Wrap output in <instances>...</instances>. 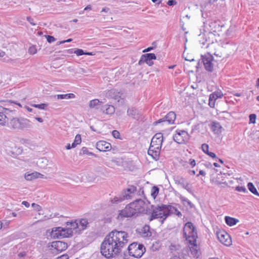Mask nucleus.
Returning <instances> with one entry per match:
<instances>
[{
	"mask_svg": "<svg viewBox=\"0 0 259 259\" xmlns=\"http://www.w3.org/2000/svg\"><path fill=\"white\" fill-rule=\"evenodd\" d=\"M128 234L124 231L114 230L104 238L100 246V252L106 258L118 255L121 248L128 243Z\"/></svg>",
	"mask_w": 259,
	"mask_h": 259,
	"instance_id": "1",
	"label": "nucleus"
},
{
	"mask_svg": "<svg viewBox=\"0 0 259 259\" xmlns=\"http://www.w3.org/2000/svg\"><path fill=\"white\" fill-rule=\"evenodd\" d=\"M0 106V124L4 125L7 123L8 126L13 130L22 131L32 127L31 121L23 117H16L17 111L13 107Z\"/></svg>",
	"mask_w": 259,
	"mask_h": 259,
	"instance_id": "2",
	"label": "nucleus"
},
{
	"mask_svg": "<svg viewBox=\"0 0 259 259\" xmlns=\"http://www.w3.org/2000/svg\"><path fill=\"white\" fill-rule=\"evenodd\" d=\"M129 255L135 258H140L146 251L143 244L134 242L130 244L127 248Z\"/></svg>",
	"mask_w": 259,
	"mask_h": 259,
	"instance_id": "3",
	"label": "nucleus"
},
{
	"mask_svg": "<svg viewBox=\"0 0 259 259\" xmlns=\"http://www.w3.org/2000/svg\"><path fill=\"white\" fill-rule=\"evenodd\" d=\"M183 232L184 237L186 240L193 239L192 242H194L195 239L198 237L196 229L191 222H188L185 224Z\"/></svg>",
	"mask_w": 259,
	"mask_h": 259,
	"instance_id": "4",
	"label": "nucleus"
},
{
	"mask_svg": "<svg viewBox=\"0 0 259 259\" xmlns=\"http://www.w3.org/2000/svg\"><path fill=\"white\" fill-rule=\"evenodd\" d=\"M136 191V187L133 185L129 186L122 193L121 196L119 197H115L112 201L113 203H118L125 199H131L135 195Z\"/></svg>",
	"mask_w": 259,
	"mask_h": 259,
	"instance_id": "5",
	"label": "nucleus"
},
{
	"mask_svg": "<svg viewBox=\"0 0 259 259\" xmlns=\"http://www.w3.org/2000/svg\"><path fill=\"white\" fill-rule=\"evenodd\" d=\"M150 207L151 208L149 209H150L151 212L157 211L158 212L163 211L164 210H166L168 211H170L173 209L175 210L174 214L178 215L179 217H181L182 215V213L176 207L170 205H165L163 204H161L160 205L158 204L157 205H151Z\"/></svg>",
	"mask_w": 259,
	"mask_h": 259,
	"instance_id": "6",
	"label": "nucleus"
},
{
	"mask_svg": "<svg viewBox=\"0 0 259 259\" xmlns=\"http://www.w3.org/2000/svg\"><path fill=\"white\" fill-rule=\"evenodd\" d=\"M176 133L173 136V140L175 142L179 144H186L188 142L190 136L185 130H177Z\"/></svg>",
	"mask_w": 259,
	"mask_h": 259,
	"instance_id": "7",
	"label": "nucleus"
},
{
	"mask_svg": "<svg viewBox=\"0 0 259 259\" xmlns=\"http://www.w3.org/2000/svg\"><path fill=\"white\" fill-rule=\"evenodd\" d=\"M174 214V212L171 211H168L167 212L164 211L158 212L157 211H150V209H147L146 210V214H151L149 220L150 221H151L154 219H161V224H163L164 221L166 219V218L170 215L171 214Z\"/></svg>",
	"mask_w": 259,
	"mask_h": 259,
	"instance_id": "8",
	"label": "nucleus"
},
{
	"mask_svg": "<svg viewBox=\"0 0 259 259\" xmlns=\"http://www.w3.org/2000/svg\"><path fill=\"white\" fill-rule=\"evenodd\" d=\"M52 235L54 238H69L72 236V232L67 229L66 227L55 228V230H53Z\"/></svg>",
	"mask_w": 259,
	"mask_h": 259,
	"instance_id": "9",
	"label": "nucleus"
},
{
	"mask_svg": "<svg viewBox=\"0 0 259 259\" xmlns=\"http://www.w3.org/2000/svg\"><path fill=\"white\" fill-rule=\"evenodd\" d=\"M201 58L205 69L208 72H212L213 70V65L212 63L213 60V56L208 53L204 56L201 55Z\"/></svg>",
	"mask_w": 259,
	"mask_h": 259,
	"instance_id": "10",
	"label": "nucleus"
},
{
	"mask_svg": "<svg viewBox=\"0 0 259 259\" xmlns=\"http://www.w3.org/2000/svg\"><path fill=\"white\" fill-rule=\"evenodd\" d=\"M176 118V114L174 112H169L163 118L159 119L153 122V125H157L161 123H167L168 124L174 123L175 120Z\"/></svg>",
	"mask_w": 259,
	"mask_h": 259,
	"instance_id": "11",
	"label": "nucleus"
},
{
	"mask_svg": "<svg viewBox=\"0 0 259 259\" xmlns=\"http://www.w3.org/2000/svg\"><path fill=\"white\" fill-rule=\"evenodd\" d=\"M218 240L224 245L229 246L231 245V238L226 231H220L217 232Z\"/></svg>",
	"mask_w": 259,
	"mask_h": 259,
	"instance_id": "12",
	"label": "nucleus"
},
{
	"mask_svg": "<svg viewBox=\"0 0 259 259\" xmlns=\"http://www.w3.org/2000/svg\"><path fill=\"white\" fill-rule=\"evenodd\" d=\"M135 208L133 206H131V203L127 205L126 207L119 213V215L122 218H128L134 217L135 215H138L135 211Z\"/></svg>",
	"mask_w": 259,
	"mask_h": 259,
	"instance_id": "13",
	"label": "nucleus"
},
{
	"mask_svg": "<svg viewBox=\"0 0 259 259\" xmlns=\"http://www.w3.org/2000/svg\"><path fill=\"white\" fill-rule=\"evenodd\" d=\"M174 179L176 184L181 186L189 193L193 194V192L190 187L189 182L186 180L185 178H183V177L178 176L175 177Z\"/></svg>",
	"mask_w": 259,
	"mask_h": 259,
	"instance_id": "14",
	"label": "nucleus"
},
{
	"mask_svg": "<svg viewBox=\"0 0 259 259\" xmlns=\"http://www.w3.org/2000/svg\"><path fill=\"white\" fill-rule=\"evenodd\" d=\"M145 202L141 199H137L131 203V206L135 208L137 215L143 212L145 210Z\"/></svg>",
	"mask_w": 259,
	"mask_h": 259,
	"instance_id": "15",
	"label": "nucleus"
},
{
	"mask_svg": "<svg viewBox=\"0 0 259 259\" xmlns=\"http://www.w3.org/2000/svg\"><path fill=\"white\" fill-rule=\"evenodd\" d=\"M163 140V135L161 133H156L151 140L150 146H152L154 148H158L161 150Z\"/></svg>",
	"mask_w": 259,
	"mask_h": 259,
	"instance_id": "16",
	"label": "nucleus"
},
{
	"mask_svg": "<svg viewBox=\"0 0 259 259\" xmlns=\"http://www.w3.org/2000/svg\"><path fill=\"white\" fill-rule=\"evenodd\" d=\"M52 247L57 252H61L65 250L68 247L67 243L62 241H56L52 243Z\"/></svg>",
	"mask_w": 259,
	"mask_h": 259,
	"instance_id": "17",
	"label": "nucleus"
},
{
	"mask_svg": "<svg viewBox=\"0 0 259 259\" xmlns=\"http://www.w3.org/2000/svg\"><path fill=\"white\" fill-rule=\"evenodd\" d=\"M127 115L136 120H139L141 117L140 111L135 107L129 108L127 110Z\"/></svg>",
	"mask_w": 259,
	"mask_h": 259,
	"instance_id": "18",
	"label": "nucleus"
},
{
	"mask_svg": "<svg viewBox=\"0 0 259 259\" xmlns=\"http://www.w3.org/2000/svg\"><path fill=\"white\" fill-rule=\"evenodd\" d=\"M66 228L68 230L69 229L70 231H71L72 232V234H79L77 220L75 221L72 220L71 222H67L66 223Z\"/></svg>",
	"mask_w": 259,
	"mask_h": 259,
	"instance_id": "19",
	"label": "nucleus"
},
{
	"mask_svg": "<svg viewBox=\"0 0 259 259\" xmlns=\"http://www.w3.org/2000/svg\"><path fill=\"white\" fill-rule=\"evenodd\" d=\"M111 148V144L104 141H100L96 143V148L100 151H109Z\"/></svg>",
	"mask_w": 259,
	"mask_h": 259,
	"instance_id": "20",
	"label": "nucleus"
},
{
	"mask_svg": "<svg viewBox=\"0 0 259 259\" xmlns=\"http://www.w3.org/2000/svg\"><path fill=\"white\" fill-rule=\"evenodd\" d=\"M160 153V149L154 148L152 146H150V147L148 150V155L151 156L153 159L156 161L159 160Z\"/></svg>",
	"mask_w": 259,
	"mask_h": 259,
	"instance_id": "21",
	"label": "nucleus"
},
{
	"mask_svg": "<svg viewBox=\"0 0 259 259\" xmlns=\"http://www.w3.org/2000/svg\"><path fill=\"white\" fill-rule=\"evenodd\" d=\"M156 59V56L155 54L147 53L141 56V58L139 61L138 64L139 65H141L144 63V61Z\"/></svg>",
	"mask_w": 259,
	"mask_h": 259,
	"instance_id": "22",
	"label": "nucleus"
},
{
	"mask_svg": "<svg viewBox=\"0 0 259 259\" xmlns=\"http://www.w3.org/2000/svg\"><path fill=\"white\" fill-rule=\"evenodd\" d=\"M196 240L197 239H195V240L194 242H192L193 240V239H189L186 240L188 243L191 245V247H190V250L191 251V254L194 256V257H197L198 256V246L196 244Z\"/></svg>",
	"mask_w": 259,
	"mask_h": 259,
	"instance_id": "23",
	"label": "nucleus"
},
{
	"mask_svg": "<svg viewBox=\"0 0 259 259\" xmlns=\"http://www.w3.org/2000/svg\"><path fill=\"white\" fill-rule=\"evenodd\" d=\"M77 224L78 226V230H79V234L85 229H87L89 222L87 219H81L77 220Z\"/></svg>",
	"mask_w": 259,
	"mask_h": 259,
	"instance_id": "24",
	"label": "nucleus"
},
{
	"mask_svg": "<svg viewBox=\"0 0 259 259\" xmlns=\"http://www.w3.org/2000/svg\"><path fill=\"white\" fill-rule=\"evenodd\" d=\"M101 110L107 114H112L115 112V108L112 105H105L101 108Z\"/></svg>",
	"mask_w": 259,
	"mask_h": 259,
	"instance_id": "25",
	"label": "nucleus"
},
{
	"mask_svg": "<svg viewBox=\"0 0 259 259\" xmlns=\"http://www.w3.org/2000/svg\"><path fill=\"white\" fill-rule=\"evenodd\" d=\"M43 175L38 172H33L31 174L26 173L24 175L25 179L27 181H31L34 179L42 177Z\"/></svg>",
	"mask_w": 259,
	"mask_h": 259,
	"instance_id": "26",
	"label": "nucleus"
},
{
	"mask_svg": "<svg viewBox=\"0 0 259 259\" xmlns=\"http://www.w3.org/2000/svg\"><path fill=\"white\" fill-rule=\"evenodd\" d=\"M225 220L227 225L229 226H233L239 222L238 219L229 216H226Z\"/></svg>",
	"mask_w": 259,
	"mask_h": 259,
	"instance_id": "27",
	"label": "nucleus"
},
{
	"mask_svg": "<svg viewBox=\"0 0 259 259\" xmlns=\"http://www.w3.org/2000/svg\"><path fill=\"white\" fill-rule=\"evenodd\" d=\"M102 106L101 105V104L99 100L98 99H94L93 100H91L89 104V107L91 108H96L97 109H101V108Z\"/></svg>",
	"mask_w": 259,
	"mask_h": 259,
	"instance_id": "28",
	"label": "nucleus"
},
{
	"mask_svg": "<svg viewBox=\"0 0 259 259\" xmlns=\"http://www.w3.org/2000/svg\"><path fill=\"white\" fill-rule=\"evenodd\" d=\"M222 128V126L220 125L219 122H213L211 125V130L214 133H221V131L220 130Z\"/></svg>",
	"mask_w": 259,
	"mask_h": 259,
	"instance_id": "29",
	"label": "nucleus"
},
{
	"mask_svg": "<svg viewBox=\"0 0 259 259\" xmlns=\"http://www.w3.org/2000/svg\"><path fill=\"white\" fill-rule=\"evenodd\" d=\"M75 97V95L72 93L66 94H60L57 95V97L58 99H68L74 98Z\"/></svg>",
	"mask_w": 259,
	"mask_h": 259,
	"instance_id": "30",
	"label": "nucleus"
},
{
	"mask_svg": "<svg viewBox=\"0 0 259 259\" xmlns=\"http://www.w3.org/2000/svg\"><path fill=\"white\" fill-rule=\"evenodd\" d=\"M216 97H215L214 95L213 94H211L209 95V102H208V105L211 108H214L215 106V102L217 100Z\"/></svg>",
	"mask_w": 259,
	"mask_h": 259,
	"instance_id": "31",
	"label": "nucleus"
},
{
	"mask_svg": "<svg viewBox=\"0 0 259 259\" xmlns=\"http://www.w3.org/2000/svg\"><path fill=\"white\" fill-rule=\"evenodd\" d=\"M84 154H87L90 156H93L94 157H97V155L91 152H90L87 147H83L81 148V151L79 153V155H82Z\"/></svg>",
	"mask_w": 259,
	"mask_h": 259,
	"instance_id": "32",
	"label": "nucleus"
},
{
	"mask_svg": "<svg viewBox=\"0 0 259 259\" xmlns=\"http://www.w3.org/2000/svg\"><path fill=\"white\" fill-rule=\"evenodd\" d=\"M247 187L248 190L253 194L254 195H258V192H257L256 188L255 187L253 184L251 182H249L247 184Z\"/></svg>",
	"mask_w": 259,
	"mask_h": 259,
	"instance_id": "33",
	"label": "nucleus"
},
{
	"mask_svg": "<svg viewBox=\"0 0 259 259\" xmlns=\"http://www.w3.org/2000/svg\"><path fill=\"white\" fill-rule=\"evenodd\" d=\"M159 189L157 186H153L152 187L151 191V196L154 199H155L157 197V196L159 193Z\"/></svg>",
	"mask_w": 259,
	"mask_h": 259,
	"instance_id": "34",
	"label": "nucleus"
},
{
	"mask_svg": "<svg viewBox=\"0 0 259 259\" xmlns=\"http://www.w3.org/2000/svg\"><path fill=\"white\" fill-rule=\"evenodd\" d=\"M142 232L143 234L145 235V236H149V233H150V235H151V232H150V226L149 225H145L143 227L142 229Z\"/></svg>",
	"mask_w": 259,
	"mask_h": 259,
	"instance_id": "35",
	"label": "nucleus"
},
{
	"mask_svg": "<svg viewBox=\"0 0 259 259\" xmlns=\"http://www.w3.org/2000/svg\"><path fill=\"white\" fill-rule=\"evenodd\" d=\"M31 106L40 109L44 110L47 107L48 104L45 103H41L40 104H32Z\"/></svg>",
	"mask_w": 259,
	"mask_h": 259,
	"instance_id": "36",
	"label": "nucleus"
},
{
	"mask_svg": "<svg viewBox=\"0 0 259 259\" xmlns=\"http://www.w3.org/2000/svg\"><path fill=\"white\" fill-rule=\"evenodd\" d=\"M37 52V49L36 48V46L33 45L29 47L28 49V53L31 55H34L36 54Z\"/></svg>",
	"mask_w": 259,
	"mask_h": 259,
	"instance_id": "37",
	"label": "nucleus"
},
{
	"mask_svg": "<svg viewBox=\"0 0 259 259\" xmlns=\"http://www.w3.org/2000/svg\"><path fill=\"white\" fill-rule=\"evenodd\" d=\"M115 92L114 90H111L108 91L107 95L112 98L117 99L119 96L118 95H114Z\"/></svg>",
	"mask_w": 259,
	"mask_h": 259,
	"instance_id": "38",
	"label": "nucleus"
},
{
	"mask_svg": "<svg viewBox=\"0 0 259 259\" xmlns=\"http://www.w3.org/2000/svg\"><path fill=\"white\" fill-rule=\"evenodd\" d=\"M209 149V146L208 145L206 144H203L201 145V149L203 151V152L205 153L206 154H207L208 152H209L208 150Z\"/></svg>",
	"mask_w": 259,
	"mask_h": 259,
	"instance_id": "39",
	"label": "nucleus"
},
{
	"mask_svg": "<svg viewBox=\"0 0 259 259\" xmlns=\"http://www.w3.org/2000/svg\"><path fill=\"white\" fill-rule=\"evenodd\" d=\"M249 123H255V120L256 118V115L255 114H251L249 116Z\"/></svg>",
	"mask_w": 259,
	"mask_h": 259,
	"instance_id": "40",
	"label": "nucleus"
},
{
	"mask_svg": "<svg viewBox=\"0 0 259 259\" xmlns=\"http://www.w3.org/2000/svg\"><path fill=\"white\" fill-rule=\"evenodd\" d=\"M74 53L77 56H80L84 55V52L83 50L80 49H77L74 51Z\"/></svg>",
	"mask_w": 259,
	"mask_h": 259,
	"instance_id": "41",
	"label": "nucleus"
},
{
	"mask_svg": "<svg viewBox=\"0 0 259 259\" xmlns=\"http://www.w3.org/2000/svg\"><path fill=\"white\" fill-rule=\"evenodd\" d=\"M235 190L238 192L246 193L247 191L245 187L244 186H237L236 187Z\"/></svg>",
	"mask_w": 259,
	"mask_h": 259,
	"instance_id": "42",
	"label": "nucleus"
},
{
	"mask_svg": "<svg viewBox=\"0 0 259 259\" xmlns=\"http://www.w3.org/2000/svg\"><path fill=\"white\" fill-rule=\"evenodd\" d=\"M25 213H26L24 211H21L18 213H16V212H12V214L13 217L21 218V217L24 215L25 214Z\"/></svg>",
	"mask_w": 259,
	"mask_h": 259,
	"instance_id": "43",
	"label": "nucleus"
},
{
	"mask_svg": "<svg viewBox=\"0 0 259 259\" xmlns=\"http://www.w3.org/2000/svg\"><path fill=\"white\" fill-rule=\"evenodd\" d=\"M45 37L47 38V41L49 43H51L56 40L55 38L51 35H45Z\"/></svg>",
	"mask_w": 259,
	"mask_h": 259,
	"instance_id": "44",
	"label": "nucleus"
},
{
	"mask_svg": "<svg viewBox=\"0 0 259 259\" xmlns=\"http://www.w3.org/2000/svg\"><path fill=\"white\" fill-rule=\"evenodd\" d=\"M112 134L114 138L116 139H120V134L118 131L114 130L113 131Z\"/></svg>",
	"mask_w": 259,
	"mask_h": 259,
	"instance_id": "45",
	"label": "nucleus"
},
{
	"mask_svg": "<svg viewBox=\"0 0 259 259\" xmlns=\"http://www.w3.org/2000/svg\"><path fill=\"white\" fill-rule=\"evenodd\" d=\"M74 141L77 144H80L81 142V138L80 135L77 134V135H76Z\"/></svg>",
	"mask_w": 259,
	"mask_h": 259,
	"instance_id": "46",
	"label": "nucleus"
},
{
	"mask_svg": "<svg viewBox=\"0 0 259 259\" xmlns=\"http://www.w3.org/2000/svg\"><path fill=\"white\" fill-rule=\"evenodd\" d=\"M47 160L45 158H41V159H39L37 161V163L39 164L40 162L42 163H44L45 164L43 165H41V166H45L46 165H47Z\"/></svg>",
	"mask_w": 259,
	"mask_h": 259,
	"instance_id": "47",
	"label": "nucleus"
},
{
	"mask_svg": "<svg viewBox=\"0 0 259 259\" xmlns=\"http://www.w3.org/2000/svg\"><path fill=\"white\" fill-rule=\"evenodd\" d=\"M212 94L214 95L217 99L221 98L223 96V94L221 93V92H214L212 93Z\"/></svg>",
	"mask_w": 259,
	"mask_h": 259,
	"instance_id": "48",
	"label": "nucleus"
},
{
	"mask_svg": "<svg viewBox=\"0 0 259 259\" xmlns=\"http://www.w3.org/2000/svg\"><path fill=\"white\" fill-rule=\"evenodd\" d=\"M26 20L32 25L35 26L36 24L34 22L33 19L30 16H28L26 18Z\"/></svg>",
	"mask_w": 259,
	"mask_h": 259,
	"instance_id": "49",
	"label": "nucleus"
},
{
	"mask_svg": "<svg viewBox=\"0 0 259 259\" xmlns=\"http://www.w3.org/2000/svg\"><path fill=\"white\" fill-rule=\"evenodd\" d=\"M177 4L176 0H168L167 2V4L169 6H174Z\"/></svg>",
	"mask_w": 259,
	"mask_h": 259,
	"instance_id": "50",
	"label": "nucleus"
},
{
	"mask_svg": "<svg viewBox=\"0 0 259 259\" xmlns=\"http://www.w3.org/2000/svg\"><path fill=\"white\" fill-rule=\"evenodd\" d=\"M32 206L37 211H39L41 209V206L35 203L32 204Z\"/></svg>",
	"mask_w": 259,
	"mask_h": 259,
	"instance_id": "51",
	"label": "nucleus"
},
{
	"mask_svg": "<svg viewBox=\"0 0 259 259\" xmlns=\"http://www.w3.org/2000/svg\"><path fill=\"white\" fill-rule=\"evenodd\" d=\"M154 49H155V47H148L147 48L145 49V50H144L143 51V53H146V52H150L152 50H153Z\"/></svg>",
	"mask_w": 259,
	"mask_h": 259,
	"instance_id": "52",
	"label": "nucleus"
},
{
	"mask_svg": "<svg viewBox=\"0 0 259 259\" xmlns=\"http://www.w3.org/2000/svg\"><path fill=\"white\" fill-rule=\"evenodd\" d=\"M7 102L8 103H10V104H16V105L19 106V107H22V105L20 104V103L12 101V100H8L7 101Z\"/></svg>",
	"mask_w": 259,
	"mask_h": 259,
	"instance_id": "53",
	"label": "nucleus"
},
{
	"mask_svg": "<svg viewBox=\"0 0 259 259\" xmlns=\"http://www.w3.org/2000/svg\"><path fill=\"white\" fill-rule=\"evenodd\" d=\"M207 155L209 156L212 158H215V159L218 158V157H217L215 154L214 153H213V152H209L208 153H207Z\"/></svg>",
	"mask_w": 259,
	"mask_h": 259,
	"instance_id": "54",
	"label": "nucleus"
},
{
	"mask_svg": "<svg viewBox=\"0 0 259 259\" xmlns=\"http://www.w3.org/2000/svg\"><path fill=\"white\" fill-rule=\"evenodd\" d=\"M56 259H69V256L67 254H65L58 257Z\"/></svg>",
	"mask_w": 259,
	"mask_h": 259,
	"instance_id": "55",
	"label": "nucleus"
},
{
	"mask_svg": "<svg viewBox=\"0 0 259 259\" xmlns=\"http://www.w3.org/2000/svg\"><path fill=\"white\" fill-rule=\"evenodd\" d=\"M190 164L192 166L194 167L196 165V162L195 160L193 159H190Z\"/></svg>",
	"mask_w": 259,
	"mask_h": 259,
	"instance_id": "56",
	"label": "nucleus"
},
{
	"mask_svg": "<svg viewBox=\"0 0 259 259\" xmlns=\"http://www.w3.org/2000/svg\"><path fill=\"white\" fill-rule=\"evenodd\" d=\"M74 51H73V49H68V50H65L64 51V53L68 54H72L74 53Z\"/></svg>",
	"mask_w": 259,
	"mask_h": 259,
	"instance_id": "57",
	"label": "nucleus"
},
{
	"mask_svg": "<svg viewBox=\"0 0 259 259\" xmlns=\"http://www.w3.org/2000/svg\"><path fill=\"white\" fill-rule=\"evenodd\" d=\"M199 175H201V176H205V172H204V171H203V170H200L199 172V174L197 175V177H199Z\"/></svg>",
	"mask_w": 259,
	"mask_h": 259,
	"instance_id": "58",
	"label": "nucleus"
},
{
	"mask_svg": "<svg viewBox=\"0 0 259 259\" xmlns=\"http://www.w3.org/2000/svg\"><path fill=\"white\" fill-rule=\"evenodd\" d=\"M25 255H26V252H25V251L21 252L18 254V256L20 257H24Z\"/></svg>",
	"mask_w": 259,
	"mask_h": 259,
	"instance_id": "59",
	"label": "nucleus"
},
{
	"mask_svg": "<svg viewBox=\"0 0 259 259\" xmlns=\"http://www.w3.org/2000/svg\"><path fill=\"white\" fill-rule=\"evenodd\" d=\"M180 198L183 202H187L188 201V200H189L188 199L186 198L185 197H184L182 196H181L180 197Z\"/></svg>",
	"mask_w": 259,
	"mask_h": 259,
	"instance_id": "60",
	"label": "nucleus"
},
{
	"mask_svg": "<svg viewBox=\"0 0 259 259\" xmlns=\"http://www.w3.org/2000/svg\"><path fill=\"white\" fill-rule=\"evenodd\" d=\"M24 108H25V109H26L28 111H29V112H33V110L31 108H30V107H28V106H26V105H25V106H24Z\"/></svg>",
	"mask_w": 259,
	"mask_h": 259,
	"instance_id": "61",
	"label": "nucleus"
},
{
	"mask_svg": "<svg viewBox=\"0 0 259 259\" xmlns=\"http://www.w3.org/2000/svg\"><path fill=\"white\" fill-rule=\"evenodd\" d=\"M22 204L23 205H24L25 206H26V207H28L30 205L29 203L27 201H23L22 202Z\"/></svg>",
	"mask_w": 259,
	"mask_h": 259,
	"instance_id": "62",
	"label": "nucleus"
},
{
	"mask_svg": "<svg viewBox=\"0 0 259 259\" xmlns=\"http://www.w3.org/2000/svg\"><path fill=\"white\" fill-rule=\"evenodd\" d=\"M186 203L190 206V208L194 207V204L190 200H188V201Z\"/></svg>",
	"mask_w": 259,
	"mask_h": 259,
	"instance_id": "63",
	"label": "nucleus"
},
{
	"mask_svg": "<svg viewBox=\"0 0 259 259\" xmlns=\"http://www.w3.org/2000/svg\"><path fill=\"white\" fill-rule=\"evenodd\" d=\"M146 63L149 66H152L153 64V62L152 60L146 61H144V63Z\"/></svg>",
	"mask_w": 259,
	"mask_h": 259,
	"instance_id": "64",
	"label": "nucleus"
}]
</instances>
